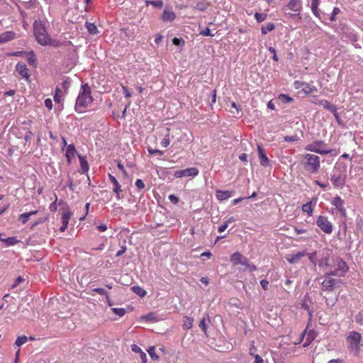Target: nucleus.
I'll return each instance as SVG.
<instances>
[{
	"instance_id": "1",
	"label": "nucleus",
	"mask_w": 363,
	"mask_h": 363,
	"mask_svg": "<svg viewBox=\"0 0 363 363\" xmlns=\"http://www.w3.org/2000/svg\"><path fill=\"white\" fill-rule=\"evenodd\" d=\"M33 33L38 43L42 45H52L59 47L61 43L59 40L50 38L47 33L45 24L40 21H35L33 23Z\"/></svg>"
},
{
	"instance_id": "2",
	"label": "nucleus",
	"mask_w": 363,
	"mask_h": 363,
	"mask_svg": "<svg viewBox=\"0 0 363 363\" xmlns=\"http://www.w3.org/2000/svg\"><path fill=\"white\" fill-rule=\"evenodd\" d=\"M92 102L91 88L87 84H82L76 100L75 111L78 113H84Z\"/></svg>"
},
{
	"instance_id": "3",
	"label": "nucleus",
	"mask_w": 363,
	"mask_h": 363,
	"mask_svg": "<svg viewBox=\"0 0 363 363\" xmlns=\"http://www.w3.org/2000/svg\"><path fill=\"white\" fill-rule=\"evenodd\" d=\"M303 157L304 160L303 165L305 169L310 173H317L320 167V157L310 153H306L303 155Z\"/></svg>"
},
{
	"instance_id": "4",
	"label": "nucleus",
	"mask_w": 363,
	"mask_h": 363,
	"mask_svg": "<svg viewBox=\"0 0 363 363\" xmlns=\"http://www.w3.org/2000/svg\"><path fill=\"white\" fill-rule=\"evenodd\" d=\"M302 11L301 0H289L282 7V11L291 18L299 16Z\"/></svg>"
},
{
	"instance_id": "5",
	"label": "nucleus",
	"mask_w": 363,
	"mask_h": 363,
	"mask_svg": "<svg viewBox=\"0 0 363 363\" xmlns=\"http://www.w3.org/2000/svg\"><path fill=\"white\" fill-rule=\"evenodd\" d=\"M361 340L362 336L360 333L355 331H351L349 333L346 342L347 345V348L350 351V352L353 353L355 355L359 354L361 347Z\"/></svg>"
},
{
	"instance_id": "6",
	"label": "nucleus",
	"mask_w": 363,
	"mask_h": 363,
	"mask_svg": "<svg viewBox=\"0 0 363 363\" xmlns=\"http://www.w3.org/2000/svg\"><path fill=\"white\" fill-rule=\"evenodd\" d=\"M305 150L310 152L318 153L320 155H327L333 152L334 150L328 149V145L323 140H317L305 147Z\"/></svg>"
},
{
	"instance_id": "7",
	"label": "nucleus",
	"mask_w": 363,
	"mask_h": 363,
	"mask_svg": "<svg viewBox=\"0 0 363 363\" xmlns=\"http://www.w3.org/2000/svg\"><path fill=\"white\" fill-rule=\"evenodd\" d=\"M333 264L335 267L334 270L330 269L326 272L329 276L343 277L349 270V267L347 263L341 258H336L333 260Z\"/></svg>"
},
{
	"instance_id": "8",
	"label": "nucleus",
	"mask_w": 363,
	"mask_h": 363,
	"mask_svg": "<svg viewBox=\"0 0 363 363\" xmlns=\"http://www.w3.org/2000/svg\"><path fill=\"white\" fill-rule=\"evenodd\" d=\"M316 224L326 234H331L333 231V223L327 216H318L316 219Z\"/></svg>"
},
{
	"instance_id": "9",
	"label": "nucleus",
	"mask_w": 363,
	"mask_h": 363,
	"mask_svg": "<svg viewBox=\"0 0 363 363\" xmlns=\"http://www.w3.org/2000/svg\"><path fill=\"white\" fill-rule=\"evenodd\" d=\"M199 169L195 167L187 168L185 169L177 170L174 172V176L176 178H182L184 177H196L199 174Z\"/></svg>"
},
{
	"instance_id": "10",
	"label": "nucleus",
	"mask_w": 363,
	"mask_h": 363,
	"mask_svg": "<svg viewBox=\"0 0 363 363\" xmlns=\"http://www.w3.org/2000/svg\"><path fill=\"white\" fill-rule=\"evenodd\" d=\"M16 71L26 82H30V71L24 63H18L16 65Z\"/></svg>"
},
{
	"instance_id": "11",
	"label": "nucleus",
	"mask_w": 363,
	"mask_h": 363,
	"mask_svg": "<svg viewBox=\"0 0 363 363\" xmlns=\"http://www.w3.org/2000/svg\"><path fill=\"white\" fill-rule=\"evenodd\" d=\"M330 203L335 206V208L342 216H345L346 209L344 206V201L340 198V196H336L333 197L330 200Z\"/></svg>"
},
{
	"instance_id": "12",
	"label": "nucleus",
	"mask_w": 363,
	"mask_h": 363,
	"mask_svg": "<svg viewBox=\"0 0 363 363\" xmlns=\"http://www.w3.org/2000/svg\"><path fill=\"white\" fill-rule=\"evenodd\" d=\"M230 260L234 265L241 264L244 266V264H247V258L238 252L232 254Z\"/></svg>"
},
{
	"instance_id": "13",
	"label": "nucleus",
	"mask_w": 363,
	"mask_h": 363,
	"mask_svg": "<svg viewBox=\"0 0 363 363\" xmlns=\"http://www.w3.org/2000/svg\"><path fill=\"white\" fill-rule=\"evenodd\" d=\"M257 151L259 155V160L260 164L263 167H267L269 165V160L267 157L265 150L261 145H257Z\"/></svg>"
},
{
	"instance_id": "14",
	"label": "nucleus",
	"mask_w": 363,
	"mask_h": 363,
	"mask_svg": "<svg viewBox=\"0 0 363 363\" xmlns=\"http://www.w3.org/2000/svg\"><path fill=\"white\" fill-rule=\"evenodd\" d=\"M108 179L113 184V191L116 193L117 199L119 200L121 199L120 196L121 192H122L121 186L118 183V180L115 177L108 174Z\"/></svg>"
},
{
	"instance_id": "15",
	"label": "nucleus",
	"mask_w": 363,
	"mask_h": 363,
	"mask_svg": "<svg viewBox=\"0 0 363 363\" xmlns=\"http://www.w3.org/2000/svg\"><path fill=\"white\" fill-rule=\"evenodd\" d=\"M16 38V33L13 31H6L0 34V43H5Z\"/></svg>"
},
{
	"instance_id": "16",
	"label": "nucleus",
	"mask_w": 363,
	"mask_h": 363,
	"mask_svg": "<svg viewBox=\"0 0 363 363\" xmlns=\"http://www.w3.org/2000/svg\"><path fill=\"white\" fill-rule=\"evenodd\" d=\"M176 18V14L173 11L165 9L162 15V20L164 22H172Z\"/></svg>"
},
{
	"instance_id": "17",
	"label": "nucleus",
	"mask_w": 363,
	"mask_h": 363,
	"mask_svg": "<svg viewBox=\"0 0 363 363\" xmlns=\"http://www.w3.org/2000/svg\"><path fill=\"white\" fill-rule=\"evenodd\" d=\"M335 284V279L333 278L325 279L322 283L323 289L325 291H332Z\"/></svg>"
},
{
	"instance_id": "18",
	"label": "nucleus",
	"mask_w": 363,
	"mask_h": 363,
	"mask_svg": "<svg viewBox=\"0 0 363 363\" xmlns=\"http://www.w3.org/2000/svg\"><path fill=\"white\" fill-rule=\"evenodd\" d=\"M232 196V192L229 191L217 190L216 191V196L219 201H224Z\"/></svg>"
},
{
	"instance_id": "19",
	"label": "nucleus",
	"mask_w": 363,
	"mask_h": 363,
	"mask_svg": "<svg viewBox=\"0 0 363 363\" xmlns=\"http://www.w3.org/2000/svg\"><path fill=\"white\" fill-rule=\"evenodd\" d=\"M306 255L305 251L303 252H298V253L293 255L291 256H289L286 258L287 261L291 264H295L297 263L301 257L305 256Z\"/></svg>"
},
{
	"instance_id": "20",
	"label": "nucleus",
	"mask_w": 363,
	"mask_h": 363,
	"mask_svg": "<svg viewBox=\"0 0 363 363\" xmlns=\"http://www.w3.org/2000/svg\"><path fill=\"white\" fill-rule=\"evenodd\" d=\"M316 104L323 106L324 108L331 111H335V106L330 104L328 100L326 99H322L319 100L316 102H315Z\"/></svg>"
},
{
	"instance_id": "21",
	"label": "nucleus",
	"mask_w": 363,
	"mask_h": 363,
	"mask_svg": "<svg viewBox=\"0 0 363 363\" xmlns=\"http://www.w3.org/2000/svg\"><path fill=\"white\" fill-rule=\"evenodd\" d=\"M320 1V0H311V11L313 15L317 18L320 17V11L318 9Z\"/></svg>"
},
{
	"instance_id": "22",
	"label": "nucleus",
	"mask_w": 363,
	"mask_h": 363,
	"mask_svg": "<svg viewBox=\"0 0 363 363\" xmlns=\"http://www.w3.org/2000/svg\"><path fill=\"white\" fill-rule=\"evenodd\" d=\"M331 180L333 182V185L335 187L342 186L345 183V180L342 178L340 175H338L337 177L335 174L332 175Z\"/></svg>"
},
{
	"instance_id": "23",
	"label": "nucleus",
	"mask_w": 363,
	"mask_h": 363,
	"mask_svg": "<svg viewBox=\"0 0 363 363\" xmlns=\"http://www.w3.org/2000/svg\"><path fill=\"white\" fill-rule=\"evenodd\" d=\"M194 319L189 316L184 317V323L182 325V328L184 330H188L192 328Z\"/></svg>"
},
{
	"instance_id": "24",
	"label": "nucleus",
	"mask_w": 363,
	"mask_h": 363,
	"mask_svg": "<svg viewBox=\"0 0 363 363\" xmlns=\"http://www.w3.org/2000/svg\"><path fill=\"white\" fill-rule=\"evenodd\" d=\"M72 216V213L69 210H66L62 214V223L67 225Z\"/></svg>"
},
{
	"instance_id": "25",
	"label": "nucleus",
	"mask_w": 363,
	"mask_h": 363,
	"mask_svg": "<svg viewBox=\"0 0 363 363\" xmlns=\"http://www.w3.org/2000/svg\"><path fill=\"white\" fill-rule=\"evenodd\" d=\"M252 350H255L254 342H252V346L250 348V354L255 358V363H263V359L262 358V357L257 354H254Z\"/></svg>"
},
{
	"instance_id": "26",
	"label": "nucleus",
	"mask_w": 363,
	"mask_h": 363,
	"mask_svg": "<svg viewBox=\"0 0 363 363\" xmlns=\"http://www.w3.org/2000/svg\"><path fill=\"white\" fill-rule=\"evenodd\" d=\"M63 99V93L61 89L57 87L55 89V93L54 96V100L56 103H61Z\"/></svg>"
},
{
	"instance_id": "27",
	"label": "nucleus",
	"mask_w": 363,
	"mask_h": 363,
	"mask_svg": "<svg viewBox=\"0 0 363 363\" xmlns=\"http://www.w3.org/2000/svg\"><path fill=\"white\" fill-rule=\"evenodd\" d=\"M145 5L147 6H148L149 5H152L153 6L157 8H162L163 6V1L162 0H146Z\"/></svg>"
},
{
	"instance_id": "28",
	"label": "nucleus",
	"mask_w": 363,
	"mask_h": 363,
	"mask_svg": "<svg viewBox=\"0 0 363 363\" xmlns=\"http://www.w3.org/2000/svg\"><path fill=\"white\" fill-rule=\"evenodd\" d=\"M167 135L165 137L161 140V145L163 147H167L170 144V140H169V134H170V128H167Z\"/></svg>"
},
{
	"instance_id": "29",
	"label": "nucleus",
	"mask_w": 363,
	"mask_h": 363,
	"mask_svg": "<svg viewBox=\"0 0 363 363\" xmlns=\"http://www.w3.org/2000/svg\"><path fill=\"white\" fill-rule=\"evenodd\" d=\"M132 291L140 297H144L147 294V292L139 286H133Z\"/></svg>"
},
{
	"instance_id": "30",
	"label": "nucleus",
	"mask_w": 363,
	"mask_h": 363,
	"mask_svg": "<svg viewBox=\"0 0 363 363\" xmlns=\"http://www.w3.org/2000/svg\"><path fill=\"white\" fill-rule=\"evenodd\" d=\"M85 26L90 34L94 35L98 33V28L94 23L86 22Z\"/></svg>"
},
{
	"instance_id": "31",
	"label": "nucleus",
	"mask_w": 363,
	"mask_h": 363,
	"mask_svg": "<svg viewBox=\"0 0 363 363\" xmlns=\"http://www.w3.org/2000/svg\"><path fill=\"white\" fill-rule=\"evenodd\" d=\"M275 28V26L273 23H268L265 26H262L261 28L262 33L265 35L267 32L272 31Z\"/></svg>"
},
{
	"instance_id": "32",
	"label": "nucleus",
	"mask_w": 363,
	"mask_h": 363,
	"mask_svg": "<svg viewBox=\"0 0 363 363\" xmlns=\"http://www.w3.org/2000/svg\"><path fill=\"white\" fill-rule=\"evenodd\" d=\"M79 162H80V166L81 169L83 172V173H87L89 170V164L87 161L82 157H79Z\"/></svg>"
},
{
	"instance_id": "33",
	"label": "nucleus",
	"mask_w": 363,
	"mask_h": 363,
	"mask_svg": "<svg viewBox=\"0 0 363 363\" xmlns=\"http://www.w3.org/2000/svg\"><path fill=\"white\" fill-rule=\"evenodd\" d=\"M302 211L308 213L309 216L312 215L313 213V206L311 201H309L302 206Z\"/></svg>"
},
{
	"instance_id": "34",
	"label": "nucleus",
	"mask_w": 363,
	"mask_h": 363,
	"mask_svg": "<svg viewBox=\"0 0 363 363\" xmlns=\"http://www.w3.org/2000/svg\"><path fill=\"white\" fill-rule=\"evenodd\" d=\"M74 152H75V147H74V145H69L67 146V150H66V157H67L68 161H69V158L71 157L74 156Z\"/></svg>"
},
{
	"instance_id": "35",
	"label": "nucleus",
	"mask_w": 363,
	"mask_h": 363,
	"mask_svg": "<svg viewBox=\"0 0 363 363\" xmlns=\"http://www.w3.org/2000/svg\"><path fill=\"white\" fill-rule=\"evenodd\" d=\"M315 333L313 330L310 331L307 335L306 342L304 343L303 346L306 347L308 345L315 339Z\"/></svg>"
},
{
	"instance_id": "36",
	"label": "nucleus",
	"mask_w": 363,
	"mask_h": 363,
	"mask_svg": "<svg viewBox=\"0 0 363 363\" xmlns=\"http://www.w3.org/2000/svg\"><path fill=\"white\" fill-rule=\"evenodd\" d=\"M267 18V15L266 13H255V18L258 23L263 22L266 20Z\"/></svg>"
},
{
	"instance_id": "37",
	"label": "nucleus",
	"mask_w": 363,
	"mask_h": 363,
	"mask_svg": "<svg viewBox=\"0 0 363 363\" xmlns=\"http://www.w3.org/2000/svg\"><path fill=\"white\" fill-rule=\"evenodd\" d=\"M111 310L116 315L120 317L123 316L126 313L125 309L123 308H111Z\"/></svg>"
},
{
	"instance_id": "38",
	"label": "nucleus",
	"mask_w": 363,
	"mask_h": 363,
	"mask_svg": "<svg viewBox=\"0 0 363 363\" xmlns=\"http://www.w3.org/2000/svg\"><path fill=\"white\" fill-rule=\"evenodd\" d=\"M28 338L26 336H21V337H18L16 340V342L15 344L17 345V346H21L22 345H23L24 343L26 342Z\"/></svg>"
},
{
	"instance_id": "39",
	"label": "nucleus",
	"mask_w": 363,
	"mask_h": 363,
	"mask_svg": "<svg viewBox=\"0 0 363 363\" xmlns=\"http://www.w3.org/2000/svg\"><path fill=\"white\" fill-rule=\"evenodd\" d=\"M340 13V10L339 8L337 7H334L333 8V12H332V15L330 18V20L331 21H336V16L337 14H339Z\"/></svg>"
},
{
	"instance_id": "40",
	"label": "nucleus",
	"mask_w": 363,
	"mask_h": 363,
	"mask_svg": "<svg viewBox=\"0 0 363 363\" xmlns=\"http://www.w3.org/2000/svg\"><path fill=\"white\" fill-rule=\"evenodd\" d=\"M172 43L174 45L177 46H183L185 44L184 39L178 38H174L172 40Z\"/></svg>"
},
{
	"instance_id": "41",
	"label": "nucleus",
	"mask_w": 363,
	"mask_h": 363,
	"mask_svg": "<svg viewBox=\"0 0 363 363\" xmlns=\"http://www.w3.org/2000/svg\"><path fill=\"white\" fill-rule=\"evenodd\" d=\"M279 99H281V101L284 103H291L294 101V99L291 97H290L288 95L283 94H280Z\"/></svg>"
},
{
	"instance_id": "42",
	"label": "nucleus",
	"mask_w": 363,
	"mask_h": 363,
	"mask_svg": "<svg viewBox=\"0 0 363 363\" xmlns=\"http://www.w3.org/2000/svg\"><path fill=\"white\" fill-rule=\"evenodd\" d=\"M29 218H30L29 215L27 213H22L19 216V220L23 224L26 223V222H28Z\"/></svg>"
},
{
	"instance_id": "43",
	"label": "nucleus",
	"mask_w": 363,
	"mask_h": 363,
	"mask_svg": "<svg viewBox=\"0 0 363 363\" xmlns=\"http://www.w3.org/2000/svg\"><path fill=\"white\" fill-rule=\"evenodd\" d=\"M298 137L296 135H291V136H285L284 137V141L286 142H290V143H293V142H296L298 140Z\"/></svg>"
},
{
	"instance_id": "44",
	"label": "nucleus",
	"mask_w": 363,
	"mask_h": 363,
	"mask_svg": "<svg viewBox=\"0 0 363 363\" xmlns=\"http://www.w3.org/2000/svg\"><path fill=\"white\" fill-rule=\"evenodd\" d=\"M147 151L150 155H159L161 156L164 154V152L162 150L157 149H152L150 147L147 149Z\"/></svg>"
},
{
	"instance_id": "45",
	"label": "nucleus",
	"mask_w": 363,
	"mask_h": 363,
	"mask_svg": "<svg viewBox=\"0 0 363 363\" xmlns=\"http://www.w3.org/2000/svg\"><path fill=\"white\" fill-rule=\"evenodd\" d=\"M93 291L99 294V295H103L106 296L108 293L103 288H95L93 289Z\"/></svg>"
},
{
	"instance_id": "46",
	"label": "nucleus",
	"mask_w": 363,
	"mask_h": 363,
	"mask_svg": "<svg viewBox=\"0 0 363 363\" xmlns=\"http://www.w3.org/2000/svg\"><path fill=\"white\" fill-rule=\"evenodd\" d=\"M148 353L152 359H158L159 357L155 352V347H152L148 350Z\"/></svg>"
},
{
	"instance_id": "47",
	"label": "nucleus",
	"mask_w": 363,
	"mask_h": 363,
	"mask_svg": "<svg viewBox=\"0 0 363 363\" xmlns=\"http://www.w3.org/2000/svg\"><path fill=\"white\" fill-rule=\"evenodd\" d=\"M200 35L203 36H214L213 34L211 33V30L208 28H206L204 30L200 32Z\"/></svg>"
},
{
	"instance_id": "48",
	"label": "nucleus",
	"mask_w": 363,
	"mask_h": 363,
	"mask_svg": "<svg viewBox=\"0 0 363 363\" xmlns=\"http://www.w3.org/2000/svg\"><path fill=\"white\" fill-rule=\"evenodd\" d=\"M69 85H70V81L68 79L65 80L61 84L62 88L65 90V92H67V90L69 89Z\"/></svg>"
},
{
	"instance_id": "49",
	"label": "nucleus",
	"mask_w": 363,
	"mask_h": 363,
	"mask_svg": "<svg viewBox=\"0 0 363 363\" xmlns=\"http://www.w3.org/2000/svg\"><path fill=\"white\" fill-rule=\"evenodd\" d=\"M135 186H136V187L138 188V189H139V190H141V189H144V188H145V184H144V182H143V180H142V179H137V180H136V182H135Z\"/></svg>"
},
{
	"instance_id": "50",
	"label": "nucleus",
	"mask_w": 363,
	"mask_h": 363,
	"mask_svg": "<svg viewBox=\"0 0 363 363\" xmlns=\"http://www.w3.org/2000/svg\"><path fill=\"white\" fill-rule=\"evenodd\" d=\"M325 264L326 267H332V264L330 263V259L326 257L324 259H322L320 262V266H323Z\"/></svg>"
},
{
	"instance_id": "51",
	"label": "nucleus",
	"mask_w": 363,
	"mask_h": 363,
	"mask_svg": "<svg viewBox=\"0 0 363 363\" xmlns=\"http://www.w3.org/2000/svg\"><path fill=\"white\" fill-rule=\"evenodd\" d=\"M244 266L246 267L247 268H248L250 272H254L257 269L256 266L254 265L253 264H251L248 259H247V264H244Z\"/></svg>"
},
{
	"instance_id": "52",
	"label": "nucleus",
	"mask_w": 363,
	"mask_h": 363,
	"mask_svg": "<svg viewBox=\"0 0 363 363\" xmlns=\"http://www.w3.org/2000/svg\"><path fill=\"white\" fill-rule=\"evenodd\" d=\"M199 327L201 328V330L206 333V320L204 318H203L202 320H201L200 323H199Z\"/></svg>"
},
{
	"instance_id": "53",
	"label": "nucleus",
	"mask_w": 363,
	"mask_h": 363,
	"mask_svg": "<svg viewBox=\"0 0 363 363\" xmlns=\"http://www.w3.org/2000/svg\"><path fill=\"white\" fill-rule=\"evenodd\" d=\"M228 227V224L225 222L224 223H223L222 225H220L219 227H218V232L219 233H223L224 232L226 228Z\"/></svg>"
},
{
	"instance_id": "54",
	"label": "nucleus",
	"mask_w": 363,
	"mask_h": 363,
	"mask_svg": "<svg viewBox=\"0 0 363 363\" xmlns=\"http://www.w3.org/2000/svg\"><path fill=\"white\" fill-rule=\"evenodd\" d=\"M260 284H261V286H262V287L263 288L264 290H267L268 289L269 281L267 280L262 279L260 281Z\"/></svg>"
},
{
	"instance_id": "55",
	"label": "nucleus",
	"mask_w": 363,
	"mask_h": 363,
	"mask_svg": "<svg viewBox=\"0 0 363 363\" xmlns=\"http://www.w3.org/2000/svg\"><path fill=\"white\" fill-rule=\"evenodd\" d=\"M33 135V133H32L31 131H28V132H26V135H25V137H24L25 140H26V142L30 141V140H31V138H32Z\"/></svg>"
},
{
	"instance_id": "56",
	"label": "nucleus",
	"mask_w": 363,
	"mask_h": 363,
	"mask_svg": "<svg viewBox=\"0 0 363 363\" xmlns=\"http://www.w3.org/2000/svg\"><path fill=\"white\" fill-rule=\"evenodd\" d=\"M28 61L30 65H34L36 62V58L33 54L31 55L28 59Z\"/></svg>"
},
{
	"instance_id": "57",
	"label": "nucleus",
	"mask_w": 363,
	"mask_h": 363,
	"mask_svg": "<svg viewBox=\"0 0 363 363\" xmlns=\"http://www.w3.org/2000/svg\"><path fill=\"white\" fill-rule=\"evenodd\" d=\"M45 106L48 108V109H52V102L51 101V99H47L45 101Z\"/></svg>"
},
{
	"instance_id": "58",
	"label": "nucleus",
	"mask_w": 363,
	"mask_h": 363,
	"mask_svg": "<svg viewBox=\"0 0 363 363\" xmlns=\"http://www.w3.org/2000/svg\"><path fill=\"white\" fill-rule=\"evenodd\" d=\"M122 89L123 90V94L126 98H130L131 96L130 92L128 91L126 86H123Z\"/></svg>"
},
{
	"instance_id": "59",
	"label": "nucleus",
	"mask_w": 363,
	"mask_h": 363,
	"mask_svg": "<svg viewBox=\"0 0 363 363\" xmlns=\"http://www.w3.org/2000/svg\"><path fill=\"white\" fill-rule=\"evenodd\" d=\"M162 40V36L159 33L155 35V44L159 45Z\"/></svg>"
},
{
	"instance_id": "60",
	"label": "nucleus",
	"mask_w": 363,
	"mask_h": 363,
	"mask_svg": "<svg viewBox=\"0 0 363 363\" xmlns=\"http://www.w3.org/2000/svg\"><path fill=\"white\" fill-rule=\"evenodd\" d=\"M169 199L174 203H177L179 201V198L173 194L169 196Z\"/></svg>"
},
{
	"instance_id": "61",
	"label": "nucleus",
	"mask_w": 363,
	"mask_h": 363,
	"mask_svg": "<svg viewBox=\"0 0 363 363\" xmlns=\"http://www.w3.org/2000/svg\"><path fill=\"white\" fill-rule=\"evenodd\" d=\"M294 230L296 233V234H302L307 233V230L304 228H298L297 227L294 228Z\"/></svg>"
},
{
	"instance_id": "62",
	"label": "nucleus",
	"mask_w": 363,
	"mask_h": 363,
	"mask_svg": "<svg viewBox=\"0 0 363 363\" xmlns=\"http://www.w3.org/2000/svg\"><path fill=\"white\" fill-rule=\"evenodd\" d=\"M97 228L100 232H104L107 230V226L105 224H101L99 226H97Z\"/></svg>"
},
{
	"instance_id": "63",
	"label": "nucleus",
	"mask_w": 363,
	"mask_h": 363,
	"mask_svg": "<svg viewBox=\"0 0 363 363\" xmlns=\"http://www.w3.org/2000/svg\"><path fill=\"white\" fill-rule=\"evenodd\" d=\"M239 158L241 161L242 162H247V154L245 153H242L240 156H239Z\"/></svg>"
},
{
	"instance_id": "64",
	"label": "nucleus",
	"mask_w": 363,
	"mask_h": 363,
	"mask_svg": "<svg viewBox=\"0 0 363 363\" xmlns=\"http://www.w3.org/2000/svg\"><path fill=\"white\" fill-rule=\"evenodd\" d=\"M216 101V90L214 89L212 91V100H211V102H212V104H215Z\"/></svg>"
}]
</instances>
